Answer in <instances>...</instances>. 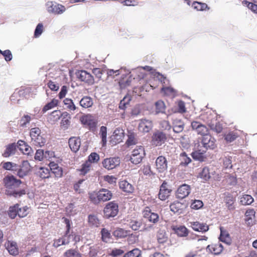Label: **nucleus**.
<instances>
[{
    "mask_svg": "<svg viewBox=\"0 0 257 257\" xmlns=\"http://www.w3.org/2000/svg\"><path fill=\"white\" fill-rule=\"evenodd\" d=\"M191 227L193 230L197 231L206 232L209 229V227L206 224L200 223L199 222L191 223Z\"/></svg>",
    "mask_w": 257,
    "mask_h": 257,
    "instance_id": "nucleus-24",
    "label": "nucleus"
},
{
    "mask_svg": "<svg viewBox=\"0 0 257 257\" xmlns=\"http://www.w3.org/2000/svg\"><path fill=\"white\" fill-rule=\"evenodd\" d=\"M196 133L198 135L204 136L208 134V128L205 124H203Z\"/></svg>",
    "mask_w": 257,
    "mask_h": 257,
    "instance_id": "nucleus-62",
    "label": "nucleus"
},
{
    "mask_svg": "<svg viewBox=\"0 0 257 257\" xmlns=\"http://www.w3.org/2000/svg\"><path fill=\"white\" fill-rule=\"evenodd\" d=\"M206 249L212 253L219 254L223 250V246L221 243L208 245Z\"/></svg>",
    "mask_w": 257,
    "mask_h": 257,
    "instance_id": "nucleus-23",
    "label": "nucleus"
},
{
    "mask_svg": "<svg viewBox=\"0 0 257 257\" xmlns=\"http://www.w3.org/2000/svg\"><path fill=\"white\" fill-rule=\"evenodd\" d=\"M253 198L249 195H244L240 198V202L242 205H246L251 204L253 201Z\"/></svg>",
    "mask_w": 257,
    "mask_h": 257,
    "instance_id": "nucleus-42",
    "label": "nucleus"
},
{
    "mask_svg": "<svg viewBox=\"0 0 257 257\" xmlns=\"http://www.w3.org/2000/svg\"><path fill=\"white\" fill-rule=\"evenodd\" d=\"M43 32V25L42 23H39L35 30L34 36L36 38L39 37Z\"/></svg>",
    "mask_w": 257,
    "mask_h": 257,
    "instance_id": "nucleus-61",
    "label": "nucleus"
},
{
    "mask_svg": "<svg viewBox=\"0 0 257 257\" xmlns=\"http://www.w3.org/2000/svg\"><path fill=\"white\" fill-rule=\"evenodd\" d=\"M200 177L205 181L209 180L210 178L209 170L208 167H204L199 174Z\"/></svg>",
    "mask_w": 257,
    "mask_h": 257,
    "instance_id": "nucleus-50",
    "label": "nucleus"
},
{
    "mask_svg": "<svg viewBox=\"0 0 257 257\" xmlns=\"http://www.w3.org/2000/svg\"><path fill=\"white\" fill-rule=\"evenodd\" d=\"M120 130L118 129H116L114 131L113 135L112 136V139H116L117 141V143L120 142L122 140V130H121L120 133ZM117 143V142H115Z\"/></svg>",
    "mask_w": 257,
    "mask_h": 257,
    "instance_id": "nucleus-58",
    "label": "nucleus"
},
{
    "mask_svg": "<svg viewBox=\"0 0 257 257\" xmlns=\"http://www.w3.org/2000/svg\"><path fill=\"white\" fill-rule=\"evenodd\" d=\"M88 222L90 225L97 227L99 225V221L95 215H89L88 216Z\"/></svg>",
    "mask_w": 257,
    "mask_h": 257,
    "instance_id": "nucleus-49",
    "label": "nucleus"
},
{
    "mask_svg": "<svg viewBox=\"0 0 257 257\" xmlns=\"http://www.w3.org/2000/svg\"><path fill=\"white\" fill-rule=\"evenodd\" d=\"M17 147V144L16 145L15 143H12L8 145L7 146L5 152L3 153V156L4 157H8L14 154Z\"/></svg>",
    "mask_w": 257,
    "mask_h": 257,
    "instance_id": "nucleus-27",
    "label": "nucleus"
},
{
    "mask_svg": "<svg viewBox=\"0 0 257 257\" xmlns=\"http://www.w3.org/2000/svg\"><path fill=\"white\" fill-rule=\"evenodd\" d=\"M62 219L64 220V222L66 225V231L65 234L64 236H62L64 240L63 243H64L66 245L68 244L71 241L75 240L76 241L77 236L75 234L73 233H70V229L71 227L70 220L65 217H63Z\"/></svg>",
    "mask_w": 257,
    "mask_h": 257,
    "instance_id": "nucleus-6",
    "label": "nucleus"
},
{
    "mask_svg": "<svg viewBox=\"0 0 257 257\" xmlns=\"http://www.w3.org/2000/svg\"><path fill=\"white\" fill-rule=\"evenodd\" d=\"M81 145L80 139L79 138L72 137L69 140V145L71 150L76 152L80 148Z\"/></svg>",
    "mask_w": 257,
    "mask_h": 257,
    "instance_id": "nucleus-20",
    "label": "nucleus"
},
{
    "mask_svg": "<svg viewBox=\"0 0 257 257\" xmlns=\"http://www.w3.org/2000/svg\"><path fill=\"white\" fill-rule=\"evenodd\" d=\"M142 225V221L141 220H132L129 223L130 227L134 230H139L141 226Z\"/></svg>",
    "mask_w": 257,
    "mask_h": 257,
    "instance_id": "nucleus-44",
    "label": "nucleus"
},
{
    "mask_svg": "<svg viewBox=\"0 0 257 257\" xmlns=\"http://www.w3.org/2000/svg\"><path fill=\"white\" fill-rule=\"evenodd\" d=\"M155 114L159 113L166 114V106L164 102L161 100H158L155 103Z\"/></svg>",
    "mask_w": 257,
    "mask_h": 257,
    "instance_id": "nucleus-26",
    "label": "nucleus"
},
{
    "mask_svg": "<svg viewBox=\"0 0 257 257\" xmlns=\"http://www.w3.org/2000/svg\"><path fill=\"white\" fill-rule=\"evenodd\" d=\"M138 143L137 135L134 133L129 132L128 134V139L126 141V144L128 146L135 145Z\"/></svg>",
    "mask_w": 257,
    "mask_h": 257,
    "instance_id": "nucleus-36",
    "label": "nucleus"
},
{
    "mask_svg": "<svg viewBox=\"0 0 257 257\" xmlns=\"http://www.w3.org/2000/svg\"><path fill=\"white\" fill-rule=\"evenodd\" d=\"M203 206V203L202 201L200 200H194L191 204L192 209L198 210L202 208Z\"/></svg>",
    "mask_w": 257,
    "mask_h": 257,
    "instance_id": "nucleus-59",
    "label": "nucleus"
},
{
    "mask_svg": "<svg viewBox=\"0 0 257 257\" xmlns=\"http://www.w3.org/2000/svg\"><path fill=\"white\" fill-rule=\"evenodd\" d=\"M255 212L253 209H248L245 213V221L248 225L253 223Z\"/></svg>",
    "mask_w": 257,
    "mask_h": 257,
    "instance_id": "nucleus-28",
    "label": "nucleus"
},
{
    "mask_svg": "<svg viewBox=\"0 0 257 257\" xmlns=\"http://www.w3.org/2000/svg\"><path fill=\"white\" fill-rule=\"evenodd\" d=\"M120 164V159L118 157H113L107 158L104 160L102 162L103 167L108 169L111 170Z\"/></svg>",
    "mask_w": 257,
    "mask_h": 257,
    "instance_id": "nucleus-12",
    "label": "nucleus"
},
{
    "mask_svg": "<svg viewBox=\"0 0 257 257\" xmlns=\"http://www.w3.org/2000/svg\"><path fill=\"white\" fill-rule=\"evenodd\" d=\"M146 155L144 148L143 146H138L132 153L130 158L131 162L135 165L140 163Z\"/></svg>",
    "mask_w": 257,
    "mask_h": 257,
    "instance_id": "nucleus-4",
    "label": "nucleus"
},
{
    "mask_svg": "<svg viewBox=\"0 0 257 257\" xmlns=\"http://www.w3.org/2000/svg\"><path fill=\"white\" fill-rule=\"evenodd\" d=\"M118 206L117 203L111 201L108 203L104 208V216L107 218L113 217L117 214Z\"/></svg>",
    "mask_w": 257,
    "mask_h": 257,
    "instance_id": "nucleus-5",
    "label": "nucleus"
},
{
    "mask_svg": "<svg viewBox=\"0 0 257 257\" xmlns=\"http://www.w3.org/2000/svg\"><path fill=\"white\" fill-rule=\"evenodd\" d=\"M79 103L82 107L86 108L91 107L93 102L90 97L84 96L80 100Z\"/></svg>",
    "mask_w": 257,
    "mask_h": 257,
    "instance_id": "nucleus-34",
    "label": "nucleus"
},
{
    "mask_svg": "<svg viewBox=\"0 0 257 257\" xmlns=\"http://www.w3.org/2000/svg\"><path fill=\"white\" fill-rule=\"evenodd\" d=\"M7 248L9 252L12 255H16L19 253L17 244L16 242L9 241Z\"/></svg>",
    "mask_w": 257,
    "mask_h": 257,
    "instance_id": "nucleus-31",
    "label": "nucleus"
},
{
    "mask_svg": "<svg viewBox=\"0 0 257 257\" xmlns=\"http://www.w3.org/2000/svg\"><path fill=\"white\" fill-rule=\"evenodd\" d=\"M50 170L44 167H41L38 172L39 176L42 179L48 178L50 177Z\"/></svg>",
    "mask_w": 257,
    "mask_h": 257,
    "instance_id": "nucleus-41",
    "label": "nucleus"
},
{
    "mask_svg": "<svg viewBox=\"0 0 257 257\" xmlns=\"http://www.w3.org/2000/svg\"><path fill=\"white\" fill-rule=\"evenodd\" d=\"M166 139V135L164 133L157 131L152 136V142L154 145L160 146L165 143Z\"/></svg>",
    "mask_w": 257,
    "mask_h": 257,
    "instance_id": "nucleus-14",
    "label": "nucleus"
},
{
    "mask_svg": "<svg viewBox=\"0 0 257 257\" xmlns=\"http://www.w3.org/2000/svg\"><path fill=\"white\" fill-rule=\"evenodd\" d=\"M184 128V123L180 119H176L173 122V131L176 133H180Z\"/></svg>",
    "mask_w": 257,
    "mask_h": 257,
    "instance_id": "nucleus-33",
    "label": "nucleus"
},
{
    "mask_svg": "<svg viewBox=\"0 0 257 257\" xmlns=\"http://www.w3.org/2000/svg\"><path fill=\"white\" fill-rule=\"evenodd\" d=\"M31 170V167L28 161H23L22 164L19 165L17 175L20 178L27 176Z\"/></svg>",
    "mask_w": 257,
    "mask_h": 257,
    "instance_id": "nucleus-13",
    "label": "nucleus"
},
{
    "mask_svg": "<svg viewBox=\"0 0 257 257\" xmlns=\"http://www.w3.org/2000/svg\"><path fill=\"white\" fill-rule=\"evenodd\" d=\"M176 233L181 237L186 236L188 234V229L184 226H180L179 227H174L173 228Z\"/></svg>",
    "mask_w": 257,
    "mask_h": 257,
    "instance_id": "nucleus-35",
    "label": "nucleus"
},
{
    "mask_svg": "<svg viewBox=\"0 0 257 257\" xmlns=\"http://www.w3.org/2000/svg\"><path fill=\"white\" fill-rule=\"evenodd\" d=\"M17 147L24 154L29 155L32 152V148L22 140L18 141Z\"/></svg>",
    "mask_w": 257,
    "mask_h": 257,
    "instance_id": "nucleus-22",
    "label": "nucleus"
},
{
    "mask_svg": "<svg viewBox=\"0 0 257 257\" xmlns=\"http://www.w3.org/2000/svg\"><path fill=\"white\" fill-rule=\"evenodd\" d=\"M31 141L33 144L39 147L44 146L46 142V139L44 134H42L39 127H33L30 130V132Z\"/></svg>",
    "mask_w": 257,
    "mask_h": 257,
    "instance_id": "nucleus-3",
    "label": "nucleus"
},
{
    "mask_svg": "<svg viewBox=\"0 0 257 257\" xmlns=\"http://www.w3.org/2000/svg\"><path fill=\"white\" fill-rule=\"evenodd\" d=\"M237 137V136L235 133L230 132L225 136V140L226 142L231 143L234 141Z\"/></svg>",
    "mask_w": 257,
    "mask_h": 257,
    "instance_id": "nucleus-63",
    "label": "nucleus"
},
{
    "mask_svg": "<svg viewBox=\"0 0 257 257\" xmlns=\"http://www.w3.org/2000/svg\"><path fill=\"white\" fill-rule=\"evenodd\" d=\"M153 128V122L150 119H142L139 125V129L144 133H148Z\"/></svg>",
    "mask_w": 257,
    "mask_h": 257,
    "instance_id": "nucleus-18",
    "label": "nucleus"
},
{
    "mask_svg": "<svg viewBox=\"0 0 257 257\" xmlns=\"http://www.w3.org/2000/svg\"><path fill=\"white\" fill-rule=\"evenodd\" d=\"M201 147L206 151L213 149L215 147V140L208 134L203 136L200 144Z\"/></svg>",
    "mask_w": 257,
    "mask_h": 257,
    "instance_id": "nucleus-8",
    "label": "nucleus"
},
{
    "mask_svg": "<svg viewBox=\"0 0 257 257\" xmlns=\"http://www.w3.org/2000/svg\"><path fill=\"white\" fill-rule=\"evenodd\" d=\"M191 192L190 186L187 184H184L179 186L176 193V198L179 199H184L189 195Z\"/></svg>",
    "mask_w": 257,
    "mask_h": 257,
    "instance_id": "nucleus-11",
    "label": "nucleus"
},
{
    "mask_svg": "<svg viewBox=\"0 0 257 257\" xmlns=\"http://www.w3.org/2000/svg\"><path fill=\"white\" fill-rule=\"evenodd\" d=\"M58 100L55 99H52L50 102L46 104L42 109L43 113L46 112L49 109H51L57 105Z\"/></svg>",
    "mask_w": 257,
    "mask_h": 257,
    "instance_id": "nucleus-43",
    "label": "nucleus"
},
{
    "mask_svg": "<svg viewBox=\"0 0 257 257\" xmlns=\"http://www.w3.org/2000/svg\"><path fill=\"white\" fill-rule=\"evenodd\" d=\"M5 186L6 188L5 194L8 196H13L15 198L21 197L26 193L25 189L18 190L17 189L22 183V181L17 179L13 175L6 176L4 180Z\"/></svg>",
    "mask_w": 257,
    "mask_h": 257,
    "instance_id": "nucleus-1",
    "label": "nucleus"
},
{
    "mask_svg": "<svg viewBox=\"0 0 257 257\" xmlns=\"http://www.w3.org/2000/svg\"><path fill=\"white\" fill-rule=\"evenodd\" d=\"M52 154V152L49 151L44 152L43 150L39 149L36 151L35 155V159L38 161H42L44 158H49V154Z\"/></svg>",
    "mask_w": 257,
    "mask_h": 257,
    "instance_id": "nucleus-32",
    "label": "nucleus"
},
{
    "mask_svg": "<svg viewBox=\"0 0 257 257\" xmlns=\"http://www.w3.org/2000/svg\"><path fill=\"white\" fill-rule=\"evenodd\" d=\"M223 164L224 167L227 168H231L232 164H231V157L230 156H225L222 159Z\"/></svg>",
    "mask_w": 257,
    "mask_h": 257,
    "instance_id": "nucleus-60",
    "label": "nucleus"
},
{
    "mask_svg": "<svg viewBox=\"0 0 257 257\" xmlns=\"http://www.w3.org/2000/svg\"><path fill=\"white\" fill-rule=\"evenodd\" d=\"M28 209L29 208L27 206H24L22 208H19L18 209L19 210V216L20 217H24L28 213Z\"/></svg>",
    "mask_w": 257,
    "mask_h": 257,
    "instance_id": "nucleus-64",
    "label": "nucleus"
},
{
    "mask_svg": "<svg viewBox=\"0 0 257 257\" xmlns=\"http://www.w3.org/2000/svg\"><path fill=\"white\" fill-rule=\"evenodd\" d=\"M81 121L84 124L87 125L90 128H94L96 127V122L92 120L90 115H85L81 117Z\"/></svg>",
    "mask_w": 257,
    "mask_h": 257,
    "instance_id": "nucleus-30",
    "label": "nucleus"
},
{
    "mask_svg": "<svg viewBox=\"0 0 257 257\" xmlns=\"http://www.w3.org/2000/svg\"><path fill=\"white\" fill-rule=\"evenodd\" d=\"M171 190L169 188V185L166 181H164L160 186L159 198L161 200H165L169 196Z\"/></svg>",
    "mask_w": 257,
    "mask_h": 257,
    "instance_id": "nucleus-15",
    "label": "nucleus"
},
{
    "mask_svg": "<svg viewBox=\"0 0 257 257\" xmlns=\"http://www.w3.org/2000/svg\"><path fill=\"white\" fill-rule=\"evenodd\" d=\"M131 100V97L130 96H125L122 100H121L119 103V108L121 109H124Z\"/></svg>",
    "mask_w": 257,
    "mask_h": 257,
    "instance_id": "nucleus-57",
    "label": "nucleus"
},
{
    "mask_svg": "<svg viewBox=\"0 0 257 257\" xmlns=\"http://www.w3.org/2000/svg\"><path fill=\"white\" fill-rule=\"evenodd\" d=\"M88 195L90 201L95 205L110 200L112 197V192L104 188H102L97 192H90Z\"/></svg>",
    "mask_w": 257,
    "mask_h": 257,
    "instance_id": "nucleus-2",
    "label": "nucleus"
},
{
    "mask_svg": "<svg viewBox=\"0 0 257 257\" xmlns=\"http://www.w3.org/2000/svg\"><path fill=\"white\" fill-rule=\"evenodd\" d=\"M157 240L160 243H164L167 240V236L164 230H160L157 233Z\"/></svg>",
    "mask_w": 257,
    "mask_h": 257,
    "instance_id": "nucleus-45",
    "label": "nucleus"
},
{
    "mask_svg": "<svg viewBox=\"0 0 257 257\" xmlns=\"http://www.w3.org/2000/svg\"><path fill=\"white\" fill-rule=\"evenodd\" d=\"M50 170L52 173L54 174L56 177L60 178L62 176V169L61 167H59L58 164L55 163H51Z\"/></svg>",
    "mask_w": 257,
    "mask_h": 257,
    "instance_id": "nucleus-29",
    "label": "nucleus"
},
{
    "mask_svg": "<svg viewBox=\"0 0 257 257\" xmlns=\"http://www.w3.org/2000/svg\"><path fill=\"white\" fill-rule=\"evenodd\" d=\"M76 76L81 81H83L89 85L94 83V80L93 76L86 71H79L76 73Z\"/></svg>",
    "mask_w": 257,
    "mask_h": 257,
    "instance_id": "nucleus-9",
    "label": "nucleus"
},
{
    "mask_svg": "<svg viewBox=\"0 0 257 257\" xmlns=\"http://www.w3.org/2000/svg\"><path fill=\"white\" fill-rule=\"evenodd\" d=\"M32 118L30 115L28 114L24 115L19 120L20 125L23 127L27 126V124H28L31 120Z\"/></svg>",
    "mask_w": 257,
    "mask_h": 257,
    "instance_id": "nucleus-48",
    "label": "nucleus"
},
{
    "mask_svg": "<svg viewBox=\"0 0 257 257\" xmlns=\"http://www.w3.org/2000/svg\"><path fill=\"white\" fill-rule=\"evenodd\" d=\"M194 9L197 11H204L206 9H209L207 5L205 3H199L198 2H194L192 6Z\"/></svg>",
    "mask_w": 257,
    "mask_h": 257,
    "instance_id": "nucleus-46",
    "label": "nucleus"
},
{
    "mask_svg": "<svg viewBox=\"0 0 257 257\" xmlns=\"http://www.w3.org/2000/svg\"><path fill=\"white\" fill-rule=\"evenodd\" d=\"M209 126L211 130L216 133H221L223 128L222 124L219 122H216L215 124L211 123L209 124Z\"/></svg>",
    "mask_w": 257,
    "mask_h": 257,
    "instance_id": "nucleus-51",
    "label": "nucleus"
},
{
    "mask_svg": "<svg viewBox=\"0 0 257 257\" xmlns=\"http://www.w3.org/2000/svg\"><path fill=\"white\" fill-rule=\"evenodd\" d=\"M99 135L101 138L102 146L103 147L106 145L107 140V128L106 126H102L100 127L99 131Z\"/></svg>",
    "mask_w": 257,
    "mask_h": 257,
    "instance_id": "nucleus-38",
    "label": "nucleus"
},
{
    "mask_svg": "<svg viewBox=\"0 0 257 257\" xmlns=\"http://www.w3.org/2000/svg\"><path fill=\"white\" fill-rule=\"evenodd\" d=\"M141 251L138 248H135L125 253L123 257H139Z\"/></svg>",
    "mask_w": 257,
    "mask_h": 257,
    "instance_id": "nucleus-55",
    "label": "nucleus"
},
{
    "mask_svg": "<svg viewBox=\"0 0 257 257\" xmlns=\"http://www.w3.org/2000/svg\"><path fill=\"white\" fill-rule=\"evenodd\" d=\"M195 150L191 154L192 158L197 161L203 162L206 158L205 153L206 151L203 149L200 145L195 146Z\"/></svg>",
    "mask_w": 257,
    "mask_h": 257,
    "instance_id": "nucleus-10",
    "label": "nucleus"
},
{
    "mask_svg": "<svg viewBox=\"0 0 257 257\" xmlns=\"http://www.w3.org/2000/svg\"><path fill=\"white\" fill-rule=\"evenodd\" d=\"M182 204L179 202H175L171 204L170 206V210L171 211L175 213H181V207Z\"/></svg>",
    "mask_w": 257,
    "mask_h": 257,
    "instance_id": "nucleus-47",
    "label": "nucleus"
},
{
    "mask_svg": "<svg viewBox=\"0 0 257 257\" xmlns=\"http://www.w3.org/2000/svg\"><path fill=\"white\" fill-rule=\"evenodd\" d=\"M46 8L48 13L54 15L61 14L65 11L64 6L54 3L53 2H48L46 4Z\"/></svg>",
    "mask_w": 257,
    "mask_h": 257,
    "instance_id": "nucleus-7",
    "label": "nucleus"
},
{
    "mask_svg": "<svg viewBox=\"0 0 257 257\" xmlns=\"http://www.w3.org/2000/svg\"><path fill=\"white\" fill-rule=\"evenodd\" d=\"M219 239L220 241L226 243H229L230 241L229 234L226 233L225 231H223L221 228H220V235Z\"/></svg>",
    "mask_w": 257,
    "mask_h": 257,
    "instance_id": "nucleus-52",
    "label": "nucleus"
},
{
    "mask_svg": "<svg viewBox=\"0 0 257 257\" xmlns=\"http://www.w3.org/2000/svg\"><path fill=\"white\" fill-rule=\"evenodd\" d=\"M119 186L121 190L127 194L133 192L134 188L133 186L126 180H122L119 183Z\"/></svg>",
    "mask_w": 257,
    "mask_h": 257,
    "instance_id": "nucleus-21",
    "label": "nucleus"
},
{
    "mask_svg": "<svg viewBox=\"0 0 257 257\" xmlns=\"http://www.w3.org/2000/svg\"><path fill=\"white\" fill-rule=\"evenodd\" d=\"M61 117V126L64 130L68 128L71 123V115L68 112L64 111L62 112Z\"/></svg>",
    "mask_w": 257,
    "mask_h": 257,
    "instance_id": "nucleus-19",
    "label": "nucleus"
},
{
    "mask_svg": "<svg viewBox=\"0 0 257 257\" xmlns=\"http://www.w3.org/2000/svg\"><path fill=\"white\" fill-rule=\"evenodd\" d=\"M130 231L117 228L112 232V235L116 238H124L130 234Z\"/></svg>",
    "mask_w": 257,
    "mask_h": 257,
    "instance_id": "nucleus-25",
    "label": "nucleus"
},
{
    "mask_svg": "<svg viewBox=\"0 0 257 257\" xmlns=\"http://www.w3.org/2000/svg\"><path fill=\"white\" fill-rule=\"evenodd\" d=\"M63 102L65 106V108L68 109L69 111H74L77 108V107L71 99L67 98H65L63 100Z\"/></svg>",
    "mask_w": 257,
    "mask_h": 257,
    "instance_id": "nucleus-37",
    "label": "nucleus"
},
{
    "mask_svg": "<svg viewBox=\"0 0 257 257\" xmlns=\"http://www.w3.org/2000/svg\"><path fill=\"white\" fill-rule=\"evenodd\" d=\"M64 255L65 257H81L80 253H79L76 250L70 249L67 250Z\"/></svg>",
    "mask_w": 257,
    "mask_h": 257,
    "instance_id": "nucleus-53",
    "label": "nucleus"
},
{
    "mask_svg": "<svg viewBox=\"0 0 257 257\" xmlns=\"http://www.w3.org/2000/svg\"><path fill=\"white\" fill-rule=\"evenodd\" d=\"M18 209V204H15V205L10 207L9 210V215L11 218L14 219L17 216V215L19 216Z\"/></svg>",
    "mask_w": 257,
    "mask_h": 257,
    "instance_id": "nucleus-40",
    "label": "nucleus"
},
{
    "mask_svg": "<svg viewBox=\"0 0 257 257\" xmlns=\"http://www.w3.org/2000/svg\"><path fill=\"white\" fill-rule=\"evenodd\" d=\"M224 201L229 209H232L234 208L233 205L234 200L233 197L230 195H227L225 197Z\"/></svg>",
    "mask_w": 257,
    "mask_h": 257,
    "instance_id": "nucleus-56",
    "label": "nucleus"
},
{
    "mask_svg": "<svg viewBox=\"0 0 257 257\" xmlns=\"http://www.w3.org/2000/svg\"><path fill=\"white\" fill-rule=\"evenodd\" d=\"M144 217L154 223L159 221V216L157 213L152 212L149 207H146L143 212Z\"/></svg>",
    "mask_w": 257,
    "mask_h": 257,
    "instance_id": "nucleus-17",
    "label": "nucleus"
},
{
    "mask_svg": "<svg viewBox=\"0 0 257 257\" xmlns=\"http://www.w3.org/2000/svg\"><path fill=\"white\" fill-rule=\"evenodd\" d=\"M101 232L102 240L104 242H108L110 238V233L108 230L105 228L102 229Z\"/></svg>",
    "mask_w": 257,
    "mask_h": 257,
    "instance_id": "nucleus-54",
    "label": "nucleus"
},
{
    "mask_svg": "<svg viewBox=\"0 0 257 257\" xmlns=\"http://www.w3.org/2000/svg\"><path fill=\"white\" fill-rule=\"evenodd\" d=\"M180 160L181 161L180 165L184 166L188 165L191 162V158L188 157L185 152L180 154Z\"/></svg>",
    "mask_w": 257,
    "mask_h": 257,
    "instance_id": "nucleus-39",
    "label": "nucleus"
},
{
    "mask_svg": "<svg viewBox=\"0 0 257 257\" xmlns=\"http://www.w3.org/2000/svg\"><path fill=\"white\" fill-rule=\"evenodd\" d=\"M167 161L164 156L158 157L156 160V167L157 170L161 173L164 172L167 169Z\"/></svg>",
    "mask_w": 257,
    "mask_h": 257,
    "instance_id": "nucleus-16",
    "label": "nucleus"
}]
</instances>
